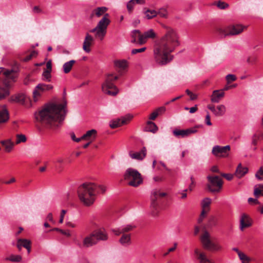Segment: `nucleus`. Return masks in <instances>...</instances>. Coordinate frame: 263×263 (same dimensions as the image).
I'll use <instances>...</instances> for the list:
<instances>
[{
  "instance_id": "774afa93",
  "label": "nucleus",
  "mask_w": 263,
  "mask_h": 263,
  "mask_svg": "<svg viewBox=\"0 0 263 263\" xmlns=\"http://www.w3.org/2000/svg\"><path fill=\"white\" fill-rule=\"evenodd\" d=\"M198 109L197 105H195L194 107L190 108V112L191 114H193Z\"/></svg>"
},
{
  "instance_id": "cd10ccee",
  "label": "nucleus",
  "mask_w": 263,
  "mask_h": 263,
  "mask_svg": "<svg viewBox=\"0 0 263 263\" xmlns=\"http://www.w3.org/2000/svg\"><path fill=\"white\" fill-rule=\"evenodd\" d=\"M97 130L96 129H91L87 131L85 134L81 137L83 140H87L88 141H93L97 136Z\"/></svg>"
},
{
  "instance_id": "a19ab883",
  "label": "nucleus",
  "mask_w": 263,
  "mask_h": 263,
  "mask_svg": "<svg viewBox=\"0 0 263 263\" xmlns=\"http://www.w3.org/2000/svg\"><path fill=\"white\" fill-rule=\"evenodd\" d=\"M51 71L47 70H44V71L42 74V76L43 77V80L44 81H46L47 82H50L51 81Z\"/></svg>"
},
{
  "instance_id": "13d9d810",
  "label": "nucleus",
  "mask_w": 263,
  "mask_h": 263,
  "mask_svg": "<svg viewBox=\"0 0 263 263\" xmlns=\"http://www.w3.org/2000/svg\"><path fill=\"white\" fill-rule=\"evenodd\" d=\"M146 49V47H143V48H141L140 49H134L132 51V53L133 54H135L138 53L142 52L145 51Z\"/></svg>"
},
{
  "instance_id": "49530a36",
  "label": "nucleus",
  "mask_w": 263,
  "mask_h": 263,
  "mask_svg": "<svg viewBox=\"0 0 263 263\" xmlns=\"http://www.w3.org/2000/svg\"><path fill=\"white\" fill-rule=\"evenodd\" d=\"M257 60V57L253 55L248 57L247 60V62L249 64L254 65L256 63Z\"/></svg>"
},
{
  "instance_id": "4468645a",
  "label": "nucleus",
  "mask_w": 263,
  "mask_h": 263,
  "mask_svg": "<svg viewBox=\"0 0 263 263\" xmlns=\"http://www.w3.org/2000/svg\"><path fill=\"white\" fill-rule=\"evenodd\" d=\"M231 150L230 145L221 146L219 145L214 146L212 150V154L216 157H227L229 152Z\"/></svg>"
},
{
  "instance_id": "2eb2a0df",
  "label": "nucleus",
  "mask_w": 263,
  "mask_h": 263,
  "mask_svg": "<svg viewBox=\"0 0 263 263\" xmlns=\"http://www.w3.org/2000/svg\"><path fill=\"white\" fill-rule=\"evenodd\" d=\"M194 255L199 263H214V261L207 256L205 252L199 248L195 249Z\"/></svg>"
},
{
  "instance_id": "8fccbe9b",
  "label": "nucleus",
  "mask_w": 263,
  "mask_h": 263,
  "mask_svg": "<svg viewBox=\"0 0 263 263\" xmlns=\"http://www.w3.org/2000/svg\"><path fill=\"white\" fill-rule=\"evenodd\" d=\"M190 179L191 181V183L190 184L189 188L187 189H185L184 190V192H187L188 191L192 192L195 186V181L194 178L193 176H191Z\"/></svg>"
},
{
  "instance_id": "bf43d9fd",
  "label": "nucleus",
  "mask_w": 263,
  "mask_h": 263,
  "mask_svg": "<svg viewBox=\"0 0 263 263\" xmlns=\"http://www.w3.org/2000/svg\"><path fill=\"white\" fill-rule=\"evenodd\" d=\"M67 211L65 210H62L60 214V218L59 220V222L60 223H62L63 222L64 218L65 216V214L66 213Z\"/></svg>"
},
{
  "instance_id": "603ef678",
  "label": "nucleus",
  "mask_w": 263,
  "mask_h": 263,
  "mask_svg": "<svg viewBox=\"0 0 263 263\" xmlns=\"http://www.w3.org/2000/svg\"><path fill=\"white\" fill-rule=\"evenodd\" d=\"M238 255L240 259L242 261L244 260H247V262H249L250 261V258L241 252L240 253H239V254Z\"/></svg>"
},
{
  "instance_id": "f8f14e48",
  "label": "nucleus",
  "mask_w": 263,
  "mask_h": 263,
  "mask_svg": "<svg viewBox=\"0 0 263 263\" xmlns=\"http://www.w3.org/2000/svg\"><path fill=\"white\" fill-rule=\"evenodd\" d=\"M53 86L50 84L44 83L39 84L33 91V100L34 102H37L42 96V94L47 91L51 90Z\"/></svg>"
},
{
  "instance_id": "f3484780",
  "label": "nucleus",
  "mask_w": 263,
  "mask_h": 263,
  "mask_svg": "<svg viewBox=\"0 0 263 263\" xmlns=\"http://www.w3.org/2000/svg\"><path fill=\"white\" fill-rule=\"evenodd\" d=\"M196 127L190 128L186 129H176L173 130L174 135L178 138H185L188 137L189 135L192 134H194L197 132Z\"/></svg>"
},
{
  "instance_id": "473e14b6",
  "label": "nucleus",
  "mask_w": 263,
  "mask_h": 263,
  "mask_svg": "<svg viewBox=\"0 0 263 263\" xmlns=\"http://www.w3.org/2000/svg\"><path fill=\"white\" fill-rule=\"evenodd\" d=\"M144 13L145 15V17L148 20L152 19L157 15L156 11L146 8L144 9Z\"/></svg>"
},
{
  "instance_id": "09e8293b",
  "label": "nucleus",
  "mask_w": 263,
  "mask_h": 263,
  "mask_svg": "<svg viewBox=\"0 0 263 263\" xmlns=\"http://www.w3.org/2000/svg\"><path fill=\"white\" fill-rule=\"evenodd\" d=\"M136 3L134 0H130L127 4L126 7L129 13H132Z\"/></svg>"
},
{
  "instance_id": "680f3d73",
  "label": "nucleus",
  "mask_w": 263,
  "mask_h": 263,
  "mask_svg": "<svg viewBox=\"0 0 263 263\" xmlns=\"http://www.w3.org/2000/svg\"><path fill=\"white\" fill-rule=\"evenodd\" d=\"M44 70H47L49 71H52V62L51 60H49L46 63V68L44 69Z\"/></svg>"
},
{
  "instance_id": "c9c22d12",
  "label": "nucleus",
  "mask_w": 263,
  "mask_h": 263,
  "mask_svg": "<svg viewBox=\"0 0 263 263\" xmlns=\"http://www.w3.org/2000/svg\"><path fill=\"white\" fill-rule=\"evenodd\" d=\"M26 97L24 94H18L16 96L12 97V100L21 104H24L25 102Z\"/></svg>"
},
{
  "instance_id": "c756f323",
  "label": "nucleus",
  "mask_w": 263,
  "mask_h": 263,
  "mask_svg": "<svg viewBox=\"0 0 263 263\" xmlns=\"http://www.w3.org/2000/svg\"><path fill=\"white\" fill-rule=\"evenodd\" d=\"M1 143L7 152H11L15 144V143L12 142L10 139L2 140Z\"/></svg>"
},
{
  "instance_id": "f257e3e1",
  "label": "nucleus",
  "mask_w": 263,
  "mask_h": 263,
  "mask_svg": "<svg viewBox=\"0 0 263 263\" xmlns=\"http://www.w3.org/2000/svg\"><path fill=\"white\" fill-rule=\"evenodd\" d=\"M165 32L155 44L153 48V59L160 66L170 63L174 57L171 54L179 45V36L173 28L163 25Z\"/></svg>"
},
{
  "instance_id": "423d86ee",
  "label": "nucleus",
  "mask_w": 263,
  "mask_h": 263,
  "mask_svg": "<svg viewBox=\"0 0 263 263\" xmlns=\"http://www.w3.org/2000/svg\"><path fill=\"white\" fill-rule=\"evenodd\" d=\"M136 226L132 224H128L120 228L114 229L112 232L117 236L122 234L119 239L120 243L123 246H127L131 243V235L128 232L132 231Z\"/></svg>"
},
{
  "instance_id": "c85d7f7f",
  "label": "nucleus",
  "mask_w": 263,
  "mask_h": 263,
  "mask_svg": "<svg viewBox=\"0 0 263 263\" xmlns=\"http://www.w3.org/2000/svg\"><path fill=\"white\" fill-rule=\"evenodd\" d=\"M132 36L133 38V40L132 41L133 43H136L137 39H138V42L139 44L143 45L145 43L144 39H142V34L140 33L139 30H135L133 31Z\"/></svg>"
},
{
  "instance_id": "f704fd0d",
  "label": "nucleus",
  "mask_w": 263,
  "mask_h": 263,
  "mask_svg": "<svg viewBox=\"0 0 263 263\" xmlns=\"http://www.w3.org/2000/svg\"><path fill=\"white\" fill-rule=\"evenodd\" d=\"M156 36L155 33L152 29H150L142 34V39H144L145 43L148 38H154Z\"/></svg>"
},
{
  "instance_id": "2f4dec72",
  "label": "nucleus",
  "mask_w": 263,
  "mask_h": 263,
  "mask_svg": "<svg viewBox=\"0 0 263 263\" xmlns=\"http://www.w3.org/2000/svg\"><path fill=\"white\" fill-rule=\"evenodd\" d=\"M76 63L75 60H70L64 64L63 65V71L65 73H68L71 70L73 66Z\"/></svg>"
},
{
  "instance_id": "4d7b16f0",
  "label": "nucleus",
  "mask_w": 263,
  "mask_h": 263,
  "mask_svg": "<svg viewBox=\"0 0 263 263\" xmlns=\"http://www.w3.org/2000/svg\"><path fill=\"white\" fill-rule=\"evenodd\" d=\"M177 246V243L176 242L174 243V246L172 248H169L168 249L167 251L164 254V256H166L167 255H168V254L170 252H174L176 249Z\"/></svg>"
},
{
  "instance_id": "6e6d98bb",
  "label": "nucleus",
  "mask_w": 263,
  "mask_h": 263,
  "mask_svg": "<svg viewBox=\"0 0 263 263\" xmlns=\"http://www.w3.org/2000/svg\"><path fill=\"white\" fill-rule=\"evenodd\" d=\"M221 176L224 177L226 179H227L229 181L232 180L234 176H235L234 174H225V173H221Z\"/></svg>"
},
{
  "instance_id": "338daca9",
  "label": "nucleus",
  "mask_w": 263,
  "mask_h": 263,
  "mask_svg": "<svg viewBox=\"0 0 263 263\" xmlns=\"http://www.w3.org/2000/svg\"><path fill=\"white\" fill-rule=\"evenodd\" d=\"M155 111L157 112H159V115H161L165 111V108L164 107H161L157 109Z\"/></svg>"
},
{
  "instance_id": "412c9836",
  "label": "nucleus",
  "mask_w": 263,
  "mask_h": 263,
  "mask_svg": "<svg viewBox=\"0 0 263 263\" xmlns=\"http://www.w3.org/2000/svg\"><path fill=\"white\" fill-rule=\"evenodd\" d=\"M146 155V149L145 147H143L140 152H134L133 151H130L129 152V155L130 157L133 159L137 160H143Z\"/></svg>"
},
{
  "instance_id": "69168bd1",
  "label": "nucleus",
  "mask_w": 263,
  "mask_h": 263,
  "mask_svg": "<svg viewBox=\"0 0 263 263\" xmlns=\"http://www.w3.org/2000/svg\"><path fill=\"white\" fill-rule=\"evenodd\" d=\"M208 108L211 110L216 116V109L215 108L214 105L209 104L208 105Z\"/></svg>"
},
{
  "instance_id": "37998d69",
  "label": "nucleus",
  "mask_w": 263,
  "mask_h": 263,
  "mask_svg": "<svg viewBox=\"0 0 263 263\" xmlns=\"http://www.w3.org/2000/svg\"><path fill=\"white\" fill-rule=\"evenodd\" d=\"M37 54V52L33 51L28 55H27L25 58H23L22 60L24 62H27L30 60L32 58L36 57Z\"/></svg>"
},
{
  "instance_id": "e2e57ef3",
  "label": "nucleus",
  "mask_w": 263,
  "mask_h": 263,
  "mask_svg": "<svg viewBox=\"0 0 263 263\" xmlns=\"http://www.w3.org/2000/svg\"><path fill=\"white\" fill-rule=\"evenodd\" d=\"M206 214H207V213L204 212V214H203V215H202V211H201L200 215L198 219V222L199 223H201L202 222L203 219L206 216Z\"/></svg>"
},
{
  "instance_id": "72a5a7b5",
  "label": "nucleus",
  "mask_w": 263,
  "mask_h": 263,
  "mask_svg": "<svg viewBox=\"0 0 263 263\" xmlns=\"http://www.w3.org/2000/svg\"><path fill=\"white\" fill-rule=\"evenodd\" d=\"M146 130L155 133L158 130V127L155 123L152 121H148L145 127Z\"/></svg>"
},
{
  "instance_id": "bb28decb",
  "label": "nucleus",
  "mask_w": 263,
  "mask_h": 263,
  "mask_svg": "<svg viewBox=\"0 0 263 263\" xmlns=\"http://www.w3.org/2000/svg\"><path fill=\"white\" fill-rule=\"evenodd\" d=\"M9 118V113L5 105L0 106V123L6 122Z\"/></svg>"
},
{
  "instance_id": "39448f33",
  "label": "nucleus",
  "mask_w": 263,
  "mask_h": 263,
  "mask_svg": "<svg viewBox=\"0 0 263 263\" xmlns=\"http://www.w3.org/2000/svg\"><path fill=\"white\" fill-rule=\"evenodd\" d=\"M16 78V73L14 70L0 68V100L9 95L10 83Z\"/></svg>"
},
{
  "instance_id": "6ab92c4d",
  "label": "nucleus",
  "mask_w": 263,
  "mask_h": 263,
  "mask_svg": "<svg viewBox=\"0 0 263 263\" xmlns=\"http://www.w3.org/2000/svg\"><path fill=\"white\" fill-rule=\"evenodd\" d=\"M252 225V220L249 216L245 213H243L240 219V229L241 231L247 228L251 227Z\"/></svg>"
},
{
  "instance_id": "052dcab7",
  "label": "nucleus",
  "mask_w": 263,
  "mask_h": 263,
  "mask_svg": "<svg viewBox=\"0 0 263 263\" xmlns=\"http://www.w3.org/2000/svg\"><path fill=\"white\" fill-rule=\"evenodd\" d=\"M159 115V113L156 112L155 110L149 116V119L151 120H154Z\"/></svg>"
},
{
  "instance_id": "a211bd4d",
  "label": "nucleus",
  "mask_w": 263,
  "mask_h": 263,
  "mask_svg": "<svg viewBox=\"0 0 263 263\" xmlns=\"http://www.w3.org/2000/svg\"><path fill=\"white\" fill-rule=\"evenodd\" d=\"M261 140H263V132L257 130L253 134L251 137V144L254 146V151L257 149V145Z\"/></svg>"
},
{
  "instance_id": "ddd939ff",
  "label": "nucleus",
  "mask_w": 263,
  "mask_h": 263,
  "mask_svg": "<svg viewBox=\"0 0 263 263\" xmlns=\"http://www.w3.org/2000/svg\"><path fill=\"white\" fill-rule=\"evenodd\" d=\"M167 193L161 189H156L152 191L151 199V206L155 209H157L158 206L159 200L165 196Z\"/></svg>"
},
{
  "instance_id": "3c124183",
  "label": "nucleus",
  "mask_w": 263,
  "mask_h": 263,
  "mask_svg": "<svg viewBox=\"0 0 263 263\" xmlns=\"http://www.w3.org/2000/svg\"><path fill=\"white\" fill-rule=\"evenodd\" d=\"M217 6L220 9H224L227 8L229 5L227 3L225 2L219 1L217 4Z\"/></svg>"
},
{
  "instance_id": "e433bc0d",
  "label": "nucleus",
  "mask_w": 263,
  "mask_h": 263,
  "mask_svg": "<svg viewBox=\"0 0 263 263\" xmlns=\"http://www.w3.org/2000/svg\"><path fill=\"white\" fill-rule=\"evenodd\" d=\"M226 107L223 105H220L217 106L216 108V116H222L226 112Z\"/></svg>"
},
{
  "instance_id": "79ce46f5",
  "label": "nucleus",
  "mask_w": 263,
  "mask_h": 263,
  "mask_svg": "<svg viewBox=\"0 0 263 263\" xmlns=\"http://www.w3.org/2000/svg\"><path fill=\"white\" fill-rule=\"evenodd\" d=\"M6 259L13 262H20L22 260V257L18 255H11L7 257Z\"/></svg>"
},
{
  "instance_id": "c03bdc74",
  "label": "nucleus",
  "mask_w": 263,
  "mask_h": 263,
  "mask_svg": "<svg viewBox=\"0 0 263 263\" xmlns=\"http://www.w3.org/2000/svg\"><path fill=\"white\" fill-rule=\"evenodd\" d=\"M19 242L21 243L23 247L26 248L29 246L31 245V242L30 240L26 239H19Z\"/></svg>"
},
{
  "instance_id": "a18cd8bd",
  "label": "nucleus",
  "mask_w": 263,
  "mask_h": 263,
  "mask_svg": "<svg viewBox=\"0 0 263 263\" xmlns=\"http://www.w3.org/2000/svg\"><path fill=\"white\" fill-rule=\"evenodd\" d=\"M226 79L228 84H230L232 82L236 80L237 78L235 75L232 74H229L226 77Z\"/></svg>"
},
{
  "instance_id": "393cba45",
  "label": "nucleus",
  "mask_w": 263,
  "mask_h": 263,
  "mask_svg": "<svg viewBox=\"0 0 263 263\" xmlns=\"http://www.w3.org/2000/svg\"><path fill=\"white\" fill-rule=\"evenodd\" d=\"M248 172V168L247 167L243 166L241 163L239 164L236 168L234 173L235 176L240 179L243 177Z\"/></svg>"
},
{
  "instance_id": "b1692460",
  "label": "nucleus",
  "mask_w": 263,
  "mask_h": 263,
  "mask_svg": "<svg viewBox=\"0 0 263 263\" xmlns=\"http://www.w3.org/2000/svg\"><path fill=\"white\" fill-rule=\"evenodd\" d=\"M92 233L95 239L97 240V242L99 240L105 241L108 239L107 234L103 230H97Z\"/></svg>"
},
{
  "instance_id": "aec40b11",
  "label": "nucleus",
  "mask_w": 263,
  "mask_h": 263,
  "mask_svg": "<svg viewBox=\"0 0 263 263\" xmlns=\"http://www.w3.org/2000/svg\"><path fill=\"white\" fill-rule=\"evenodd\" d=\"M114 64L120 75H122L128 66L127 62L125 60H116Z\"/></svg>"
},
{
  "instance_id": "de8ad7c7",
  "label": "nucleus",
  "mask_w": 263,
  "mask_h": 263,
  "mask_svg": "<svg viewBox=\"0 0 263 263\" xmlns=\"http://www.w3.org/2000/svg\"><path fill=\"white\" fill-rule=\"evenodd\" d=\"M255 177L259 180H263V167H260L255 174Z\"/></svg>"
},
{
  "instance_id": "1a4fd4ad",
  "label": "nucleus",
  "mask_w": 263,
  "mask_h": 263,
  "mask_svg": "<svg viewBox=\"0 0 263 263\" xmlns=\"http://www.w3.org/2000/svg\"><path fill=\"white\" fill-rule=\"evenodd\" d=\"M200 240L203 248L208 250L219 251L222 248L220 245L212 240L210 234L206 230L203 231Z\"/></svg>"
},
{
  "instance_id": "dca6fc26",
  "label": "nucleus",
  "mask_w": 263,
  "mask_h": 263,
  "mask_svg": "<svg viewBox=\"0 0 263 263\" xmlns=\"http://www.w3.org/2000/svg\"><path fill=\"white\" fill-rule=\"evenodd\" d=\"M133 118L131 115H127L121 118H118L110 121L109 126L111 128H116L123 125L127 124Z\"/></svg>"
},
{
  "instance_id": "20e7f679",
  "label": "nucleus",
  "mask_w": 263,
  "mask_h": 263,
  "mask_svg": "<svg viewBox=\"0 0 263 263\" xmlns=\"http://www.w3.org/2000/svg\"><path fill=\"white\" fill-rule=\"evenodd\" d=\"M97 185L90 182H86L80 185L77 190L79 198L86 206L92 204L95 200Z\"/></svg>"
},
{
  "instance_id": "4be33fe9",
  "label": "nucleus",
  "mask_w": 263,
  "mask_h": 263,
  "mask_svg": "<svg viewBox=\"0 0 263 263\" xmlns=\"http://www.w3.org/2000/svg\"><path fill=\"white\" fill-rule=\"evenodd\" d=\"M93 41V37L88 33L86 34L83 44V49L86 52L88 53L90 51V46Z\"/></svg>"
},
{
  "instance_id": "5fc2aeb1",
  "label": "nucleus",
  "mask_w": 263,
  "mask_h": 263,
  "mask_svg": "<svg viewBox=\"0 0 263 263\" xmlns=\"http://www.w3.org/2000/svg\"><path fill=\"white\" fill-rule=\"evenodd\" d=\"M185 92L187 93V95L190 96V99L191 100H195L197 98V96L196 94L192 93L189 89H186Z\"/></svg>"
},
{
  "instance_id": "5701e85b",
  "label": "nucleus",
  "mask_w": 263,
  "mask_h": 263,
  "mask_svg": "<svg viewBox=\"0 0 263 263\" xmlns=\"http://www.w3.org/2000/svg\"><path fill=\"white\" fill-rule=\"evenodd\" d=\"M96 243L97 240L95 239L92 233L85 237L83 241V246L86 248L90 247Z\"/></svg>"
},
{
  "instance_id": "4c0bfd02",
  "label": "nucleus",
  "mask_w": 263,
  "mask_h": 263,
  "mask_svg": "<svg viewBox=\"0 0 263 263\" xmlns=\"http://www.w3.org/2000/svg\"><path fill=\"white\" fill-rule=\"evenodd\" d=\"M263 193V184H259L258 186H255L254 189V195L256 197L262 195Z\"/></svg>"
},
{
  "instance_id": "7c9ffc66",
  "label": "nucleus",
  "mask_w": 263,
  "mask_h": 263,
  "mask_svg": "<svg viewBox=\"0 0 263 263\" xmlns=\"http://www.w3.org/2000/svg\"><path fill=\"white\" fill-rule=\"evenodd\" d=\"M211 202V199L209 198H205L202 200L201 203L202 214L204 212L208 213L210 211Z\"/></svg>"
},
{
  "instance_id": "6e6552de",
  "label": "nucleus",
  "mask_w": 263,
  "mask_h": 263,
  "mask_svg": "<svg viewBox=\"0 0 263 263\" xmlns=\"http://www.w3.org/2000/svg\"><path fill=\"white\" fill-rule=\"evenodd\" d=\"M124 179L128 184L134 187H137L142 183L141 174L138 171L132 168L127 169L124 175Z\"/></svg>"
},
{
  "instance_id": "a878e982",
  "label": "nucleus",
  "mask_w": 263,
  "mask_h": 263,
  "mask_svg": "<svg viewBox=\"0 0 263 263\" xmlns=\"http://www.w3.org/2000/svg\"><path fill=\"white\" fill-rule=\"evenodd\" d=\"M224 96V92L223 91L220 90H214L211 95V101L213 103H218Z\"/></svg>"
},
{
  "instance_id": "864d4df0",
  "label": "nucleus",
  "mask_w": 263,
  "mask_h": 263,
  "mask_svg": "<svg viewBox=\"0 0 263 263\" xmlns=\"http://www.w3.org/2000/svg\"><path fill=\"white\" fill-rule=\"evenodd\" d=\"M106 191V187L103 185H97L96 194L98 193H104Z\"/></svg>"
},
{
  "instance_id": "9d476101",
  "label": "nucleus",
  "mask_w": 263,
  "mask_h": 263,
  "mask_svg": "<svg viewBox=\"0 0 263 263\" xmlns=\"http://www.w3.org/2000/svg\"><path fill=\"white\" fill-rule=\"evenodd\" d=\"M208 181L206 187L211 193L220 192L223 185V181L218 176L209 175L207 177Z\"/></svg>"
},
{
  "instance_id": "9b49d317",
  "label": "nucleus",
  "mask_w": 263,
  "mask_h": 263,
  "mask_svg": "<svg viewBox=\"0 0 263 263\" xmlns=\"http://www.w3.org/2000/svg\"><path fill=\"white\" fill-rule=\"evenodd\" d=\"M247 28V26L240 24H236L230 25L226 29L221 27H218L216 29V31L222 35H235L241 33L245 29Z\"/></svg>"
},
{
  "instance_id": "ea45409f",
  "label": "nucleus",
  "mask_w": 263,
  "mask_h": 263,
  "mask_svg": "<svg viewBox=\"0 0 263 263\" xmlns=\"http://www.w3.org/2000/svg\"><path fill=\"white\" fill-rule=\"evenodd\" d=\"M156 13H157V15H160V17L163 18L167 17V9L165 8H161L159 9L158 11H156Z\"/></svg>"
},
{
  "instance_id": "58836bf2",
  "label": "nucleus",
  "mask_w": 263,
  "mask_h": 263,
  "mask_svg": "<svg viewBox=\"0 0 263 263\" xmlns=\"http://www.w3.org/2000/svg\"><path fill=\"white\" fill-rule=\"evenodd\" d=\"M26 140L27 139L25 135L23 134H17L16 135V141L15 144H18L22 142L24 143Z\"/></svg>"
},
{
  "instance_id": "0e129e2a",
  "label": "nucleus",
  "mask_w": 263,
  "mask_h": 263,
  "mask_svg": "<svg viewBox=\"0 0 263 263\" xmlns=\"http://www.w3.org/2000/svg\"><path fill=\"white\" fill-rule=\"evenodd\" d=\"M205 123L208 125H211L212 123L210 120V116L209 113L208 112L205 119Z\"/></svg>"
},
{
  "instance_id": "0eeeda50",
  "label": "nucleus",
  "mask_w": 263,
  "mask_h": 263,
  "mask_svg": "<svg viewBox=\"0 0 263 263\" xmlns=\"http://www.w3.org/2000/svg\"><path fill=\"white\" fill-rule=\"evenodd\" d=\"M118 79V76L113 74H107L104 82L102 84V91L110 96H116L118 92V89L114 82Z\"/></svg>"
},
{
  "instance_id": "f03ea898",
  "label": "nucleus",
  "mask_w": 263,
  "mask_h": 263,
  "mask_svg": "<svg viewBox=\"0 0 263 263\" xmlns=\"http://www.w3.org/2000/svg\"><path fill=\"white\" fill-rule=\"evenodd\" d=\"M66 105V101L64 99L61 104L50 103L45 105L35 114L37 122L42 126L55 129L64 120Z\"/></svg>"
},
{
  "instance_id": "7ed1b4c3",
  "label": "nucleus",
  "mask_w": 263,
  "mask_h": 263,
  "mask_svg": "<svg viewBox=\"0 0 263 263\" xmlns=\"http://www.w3.org/2000/svg\"><path fill=\"white\" fill-rule=\"evenodd\" d=\"M107 8L105 7H97L93 9L90 15L91 18L94 16L100 17L103 15V18L98 22L96 27L90 30L91 33H95V36L96 39L101 41L103 40L107 32V28L110 23L109 19V15L105 13Z\"/></svg>"
}]
</instances>
